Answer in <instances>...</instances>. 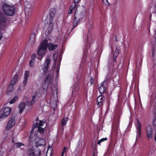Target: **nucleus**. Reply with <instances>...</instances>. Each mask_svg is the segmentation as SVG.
<instances>
[{"mask_svg":"<svg viewBox=\"0 0 156 156\" xmlns=\"http://www.w3.org/2000/svg\"><path fill=\"white\" fill-rule=\"evenodd\" d=\"M104 98L102 96H100L97 98V101L98 105H101L104 101Z\"/></svg>","mask_w":156,"mask_h":156,"instance_id":"21","label":"nucleus"},{"mask_svg":"<svg viewBox=\"0 0 156 156\" xmlns=\"http://www.w3.org/2000/svg\"><path fill=\"white\" fill-rule=\"evenodd\" d=\"M136 140H137L138 138H140L141 136V124L140 121L138 120H136Z\"/></svg>","mask_w":156,"mask_h":156,"instance_id":"7","label":"nucleus"},{"mask_svg":"<svg viewBox=\"0 0 156 156\" xmlns=\"http://www.w3.org/2000/svg\"><path fill=\"white\" fill-rule=\"evenodd\" d=\"M44 124V122L43 121H40L39 123H36L33 126L34 128L32 129V130L34 129V128H36V127H41V126H43Z\"/></svg>","mask_w":156,"mask_h":156,"instance_id":"19","label":"nucleus"},{"mask_svg":"<svg viewBox=\"0 0 156 156\" xmlns=\"http://www.w3.org/2000/svg\"><path fill=\"white\" fill-rule=\"evenodd\" d=\"M80 146V144H78V146Z\"/></svg>","mask_w":156,"mask_h":156,"instance_id":"49","label":"nucleus"},{"mask_svg":"<svg viewBox=\"0 0 156 156\" xmlns=\"http://www.w3.org/2000/svg\"><path fill=\"white\" fill-rule=\"evenodd\" d=\"M67 148L66 147H64L63 149L62 152V154H64V153L66 151Z\"/></svg>","mask_w":156,"mask_h":156,"instance_id":"38","label":"nucleus"},{"mask_svg":"<svg viewBox=\"0 0 156 156\" xmlns=\"http://www.w3.org/2000/svg\"><path fill=\"white\" fill-rule=\"evenodd\" d=\"M51 59L49 58H47L44 64L43 69L46 72L48 70L49 64L51 62Z\"/></svg>","mask_w":156,"mask_h":156,"instance_id":"10","label":"nucleus"},{"mask_svg":"<svg viewBox=\"0 0 156 156\" xmlns=\"http://www.w3.org/2000/svg\"><path fill=\"white\" fill-rule=\"evenodd\" d=\"M35 145L36 147L42 146L46 145V142L43 138H36V139Z\"/></svg>","mask_w":156,"mask_h":156,"instance_id":"9","label":"nucleus"},{"mask_svg":"<svg viewBox=\"0 0 156 156\" xmlns=\"http://www.w3.org/2000/svg\"><path fill=\"white\" fill-rule=\"evenodd\" d=\"M146 136L147 139H151L153 137V129L152 126L151 125H148L146 128Z\"/></svg>","mask_w":156,"mask_h":156,"instance_id":"6","label":"nucleus"},{"mask_svg":"<svg viewBox=\"0 0 156 156\" xmlns=\"http://www.w3.org/2000/svg\"><path fill=\"white\" fill-rule=\"evenodd\" d=\"M58 67L59 66V65H58Z\"/></svg>","mask_w":156,"mask_h":156,"instance_id":"52","label":"nucleus"},{"mask_svg":"<svg viewBox=\"0 0 156 156\" xmlns=\"http://www.w3.org/2000/svg\"><path fill=\"white\" fill-rule=\"evenodd\" d=\"M23 89V88L21 87V86H20L19 87L18 90H21Z\"/></svg>","mask_w":156,"mask_h":156,"instance_id":"46","label":"nucleus"},{"mask_svg":"<svg viewBox=\"0 0 156 156\" xmlns=\"http://www.w3.org/2000/svg\"><path fill=\"white\" fill-rule=\"evenodd\" d=\"M34 156H41V151L40 149L34 151Z\"/></svg>","mask_w":156,"mask_h":156,"instance_id":"30","label":"nucleus"},{"mask_svg":"<svg viewBox=\"0 0 156 156\" xmlns=\"http://www.w3.org/2000/svg\"><path fill=\"white\" fill-rule=\"evenodd\" d=\"M17 119L16 116H13L8 121V122L5 127L6 129L7 130H10L16 122Z\"/></svg>","mask_w":156,"mask_h":156,"instance_id":"5","label":"nucleus"},{"mask_svg":"<svg viewBox=\"0 0 156 156\" xmlns=\"http://www.w3.org/2000/svg\"><path fill=\"white\" fill-rule=\"evenodd\" d=\"M64 154H62L61 156H64Z\"/></svg>","mask_w":156,"mask_h":156,"instance_id":"48","label":"nucleus"},{"mask_svg":"<svg viewBox=\"0 0 156 156\" xmlns=\"http://www.w3.org/2000/svg\"><path fill=\"white\" fill-rule=\"evenodd\" d=\"M52 149L51 147H49L48 148L46 153L47 156H52Z\"/></svg>","mask_w":156,"mask_h":156,"instance_id":"25","label":"nucleus"},{"mask_svg":"<svg viewBox=\"0 0 156 156\" xmlns=\"http://www.w3.org/2000/svg\"><path fill=\"white\" fill-rule=\"evenodd\" d=\"M48 47V40L44 39L40 44L37 51V54L41 56L38 58L39 60H41L45 55Z\"/></svg>","mask_w":156,"mask_h":156,"instance_id":"1","label":"nucleus"},{"mask_svg":"<svg viewBox=\"0 0 156 156\" xmlns=\"http://www.w3.org/2000/svg\"><path fill=\"white\" fill-rule=\"evenodd\" d=\"M15 145L16 147H19L21 146L24 145V144L21 143H17L15 144Z\"/></svg>","mask_w":156,"mask_h":156,"instance_id":"33","label":"nucleus"},{"mask_svg":"<svg viewBox=\"0 0 156 156\" xmlns=\"http://www.w3.org/2000/svg\"><path fill=\"white\" fill-rule=\"evenodd\" d=\"M90 85H92L93 83L94 79L92 78H90Z\"/></svg>","mask_w":156,"mask_h":156,"instance_id":"40","label":"nucleus"},{"mask_svg":"<svg viewBox=\"0 0 156 156\" xmlns=\"http://www.w3.org/2000/svg\"><path fill=\"white\" fill-rule=\"evenodd\" d=\"M5 16L3 13L0 12V24L5 23L6 21Z\"/></svg>","mask_w":156,"mask_h":156,"instance_id":"20","label":"nucleus"},{"mask_svg":"<svg viewBox=\"0 0 156 156\" xmlns=\"http://www.w3.org/2000/svg\"><path fill=\"white\" fill-rule=\"evenodd\" d=\"M36 55L35 54H33L31 55V59L29 62L30 66L31 68L34 67L35 63V60L36 58Z\"/></svg>","mask_w":156,"mask_h":156,"instance_id":"11","label":"nucleus"},{"mask_svg":"<svg viewBox=\"0 0 156 156\" xmlns=\"http://www.w3.org/2000/svg\"><path fill=\"white\" fill-rule=\"evenodd\" d=\"M58 53L57 52L55 53L53 55V60L55 61L57 59L58 57Z\"/></svg>","mask_w":156,"mask_h":156,"instance_id":"35","label":"nucleus"},{"mask_svg":"<svg viewBox=\"0 0 156 156\" xmlns=\"http://www.w3.org/2000/svg\"><path fill=\"white\" fill-rule=\"evenodd\" d=\"M80 0H74V3L76 4H77Z\"/></svg>","mask_w":156,"mask_h":156,"instance_id":"43","label":"nucleus"},{"mask_svg":"<svg viewBox=\"0 0 156 156\" xmlns=\"http://www.w3.org/2000/svg\"><path fill=\"white\" fill-rule=\"evenodd\" d=\"M153 108H154V109L156 108V103H154V106H153Z\"/></svg>","mask_w":156,"mask_h":156,"instance_id":"44","label":"nucleus"},{"mask_svg":"<svg viewBox=\"0 0 156 156\" xmlns=\"http://www.w3.org/2000/svg\"><path fill=\"white\" fill-rule=\"evenodd\" d=\"M105 83V82L104 81L98 89L99 91L101 94H103L106 91V88L104 86Z\"/></svg>","mask_w":156,"mask_h":156,"instance_id":"16","label":"nucleus"},{"mask_svg":"<svg viewBox=\"0 0 156 156\" xmlns=\"http://www.w3.org/2000/svg\"><path fill=\"white\" fill-rule=\"evenodd\" d=\"M3 113L0 116V121H2L7 118L10 114L12 109L10 107H6L2 109Z\"/></svg>","mask_w":156,"mask_h":156,"instance_id":"4","label":"nucleus"},{"mask_svg":"<svg viewBox=\"0 0 156 156\" xmlns=\"http://www.w3.org/2000/svg\"><path fill=\"white\" fill-rule=\"evenodd\" d=\"M37 93H35L34 94V95L33 96L32 98V100L31 101H30V105H32L35 102V98L37 97Z\"/></svg>","mask_w":156,"mask_h":156,"instance_id":"27","label":"nucleus"},{"mask_svg":"<svg viewBox=\"0 0 156 156\" xmlns=\"http://www.w3.org/2000/svg\"><path fill=\"white\" fill-rule=\"evenodd\" d=\"M18 97L17 96H14L11 100L9 101V103L11 104H13L18 99Z\"/></svg>","mask_w":156,"mask_h":156,"instance_id":"28","label":"nucleus"},{"mask_svg":"<svg viewBox=\"0 0 156 156\" xmlns=\"http://www.w3.org/2000/svg\"><path fill=\"white\" fill-rule=\"evenodd\" d=\"M35 35L34 33L31 34L30 37V43L31 44V45H33L34 43L35 40Z\"/></svg>","mask_w":156,"mask_h":156,"instance_id":"22","label":"nucleus"},{"mask_svg":"<svg viewBox=\"0 0 156 156\" xmlns=\"http://www.w3.org/2000/svg\"><path fill=\"white\" fill-rule=\"evenodd\" d=\"M68 120V118L66 117L62 119L61 121V125L62 126H65L66 123V122Z\"/></svg>","mask_w":156,"mask_h":156,"instance_id":"29","label":"nucleus"},{"mask_svg":"<svg viewBox=\"0 0 156 156\" xmlns=\"http://www.w3.org/2000/svg\"><path fill=\"white\" fill-rule=\"evenodd\" d=\"M155 34H156V30H155Z\"/></svg>","mask_w":156,"mask_h":156,"instance_id":"51","label":"nucleus"},{"mask_svg":"<svg viewBox=\"0 0 156 156\" xmlns=\"http://www.w3.org/2000/svg\"><path fill=\"white\" fill-rule=\"evenodd\" d=\"M53 75H48L47 76L43 83L44 88H41L40 89V91L41 93H45L48 87L51 88L54 86L53 83Z\"/></svg>","mask_w":156,"mask_h":156,"instance_id":"2","label":"nucleus"},{"mask_svg":"<svg viewBox=\"0 0 156 156\" xmlns=\"http://www.w3.org/2000/svg\"><path fill=\"white\" fill-rule=\"evenodd\" d=\"M119 50L117 48H116L115 52L113 54V60L114 62H116V58L119 55Z\"/></svg>","mask_w":156,"mask_h":156,"instance_id":"17","label":"nucleus"},{"mask_svg":"<svg viewBox=\"0 0 156 156\" xmlns=\"http://www.w3.org/2000/svg\"><path fill=\"white\" fill-rule=\"evenodd\" d=\"M153 125L156 126V117H155L153 120Z\"/></svg>","mask_w":156,"mask_h":156,"instance_id":"41","label":"nucleus"},{"mask_svg":"<svg viewBox=\"0 0 156 156\" xmlns=\"http://www.w3.org/2000/svg\"><path fill=\"white\" fill-rule=\"evenodd\" d=\"M2 30L0 29V40L2 39Z\"/></svg>","mask_w":156,"mask_h":156,"instance_id":"42","label":"nucleus"},{"mask_svg":"<svg viewBox=\"0 0 156 156\" xmlns=\"http://www.w3.org/2000/svg\"><path fill=\"white\" fill-rule=\"evenodd\" d=\"M73 92H74L73 90V91H72V93H73Z\"/></svg>","mask_w":156,"mask_h":156,"instance_id":"50","label":"nucleus"},{"mask_svg":"<svg viewBox=\"0 0 156 156\" xmlns=\"http://www.w3.org/2000/svg\"><path fill=\"white\" fill-rule=\"evenodd\" d=\"M85 14V12L83 11L81 12H77L76 11L74 13V17L76 19L81 21L84 17Z\"/></svg>","mask_w":156,"mask_h":156,"instance_id":"8","label":"nucleus"},{"mask_svg":"<svg viewBox=\"0 0 156 156\" xmlns=\"http://www.w3.org/2000/svg\"><path fill=\"white\" fill-rule=\"evenodd\" d=\"M29 75V72L28 71H26L24 74V80L23 82V87H24L26 84Z\"/></svg>","mask_w":156,"mask_h":156,"instance_id":"13","label":"nucleus"},{"mask_svg":"<svg viewBox=\"0 0 156 156\" xmlns=\"http://www.w3.org/2000/svg\"><path fill=\"white\" fill-rule=\"evenodd\" d=\"M53 27V24L52 22L49 23V27L46 30V32L48 34H50L51 33L52 29Z\"/></svg>","mask_w":156,"mask_h":156,"instance_id":"23","label":"nucleus"},{"mask_svg":"<svg viewBox=\"0 0 156 156\" xmlns=\"http://www.w3.org/2000/svg\"><path fill=\"white\" fill-rule=\"evenodd\" d=\"M51 106L52 108H53V109H55V108L56 106V102L55 101H53L52 100H51Z\"/></svg>","mask_w":156,"mask_h":156,"instance_id":"31","label":"nucleus"},{"mask_svg":"<svg viewBox=\"0 0 156 156\" xmlns=\"http://www.w3.org/2000/svg\"><path fill=\"white\" fill-rule=\"evenodd\" d=\"M2 9L6 15L12 16L15 14V8L12 5L5 3L2 6Z\"/></svg>","mask_w":156,"mask_h":156,"instance_id":"3","label":"nucleus"},{"mask_svg":"<svg viewBox=\"0 0 156 156\" xmlns=\"http://www.w3.org/2000/svg\"><path fill=\"white\" fill-rule=\"evenodd\" d=\"M154 54V52L153 51V52H152V55H153Z\"/></svg>","mask_w":156,"mask_h":156,"instance_id":"47","label":"nucleus"},{"mask_svg":"<svg viewBox=\"0 0 156 156\" xmlns=\"http://www.w3.org/2000/svg\"><path fill=\"white\" fill-rule=\"evenodd\" d=\"M32 11L31 6L30 5H28L25 6V11L26 14L29 15L30 14Z\"/></svg>","mask_w":156,"mask_h":156,"instance_id":"14","label":"nucleus"},{"mask_svg":"<svg viewBox=\"0 0 156 156\" xmlns=\"http://www.w3.org/2000/svg\"><path fill=\"white\" fill-rule=\"evenodd\" d=\"M25 103L24 102H21L18 105V108L19 113H22L23 112L25 109Z\"/></svg>","mask_w":156,"mask_h":156,"instance_id":"12","label":"nucleus"},{"mask_svg":"<svg viewBox=\"0 0 156 156\" xmlns=\"http://www.w3.org/2000/svg\"><path fill=\"white\" fill-rule=\"evenodd\" d=\"M107 139V138H103L102 139H101L99 140L98 141V144H100V143L103 142V141H105V140H106Z\"/></svg>","mask_w":156,"mask_h":156,"instance_id":"34","label":"nucleus"},{"mask_svg":"<svg viewBox=\"0 0 156 156\" xmlns=\"http://www.w3.org/2000/svg\"><path fill=\"white\" fill-rule=\"evenodd\" d=\"M13 89V86L9 85L7 88V93L8 94H9L12 91Z\"/></svg>","mask_w":156,"mask_h":156,"instance_id":"26","label":"nucleus"},{"mask_svg":"<svg viewBox=\"0 0 156 156\" xmlns=\"http://www.w3.org/2000/svg\"><path fill=\"white\" fill-rule=\"evenodd\" d=\"M73 10H72L69 9V14H71L73 12Z\"/></svg>","mask_w":156,"mask_h":156,"instance_id":"45","label":"nucleus"},{"mask_svg":"<svg viewBox=\"0 0 156 156\" xmlns=\"http://www.w3.org/2000/svg\"><path fill=\"white\" fill-rule=\"evenodd\" d=\"M28 156H34V151L33 148H30L27 152Z\"/></svg>","mask_w":156,"mask_h":156,"instance_id":"24","label":"nucleus"},{"mask_svg":"<svg viewBox=\"0 0 156 156\" xmlns=\"http://www.w3.org/2000/svg\"><path fill=\"white\" fill-rule=\"evenodd\" d=\"M36 128H38V131L41 133H43L44 132V129L41 127H36Z\"/></svg>","mask_w":156,"mask_h":156,"instance_id":"36","label":"nucleus"},{"mask_svg":"<svg viewBox=\"0 0 156 156\" xmlns=\"http://www.w3.org/2000/svg\"><path fill=\"white\" fill-rule=\"evenodd\" d=\"M77 4H76L74 3L73 5H72L69 8V9L73 10L76 7Z\"/></svg>","mask_w":156,"mask_h":156,"instance_id":"37","label":"nucleus"},{"mask_svg":"<svg viewBox=\"0 0 156 156\" xmlns=\"http://www.w3.org/2000/svg\"><path fill=\"white\" fill-rule=\"evenodd\" d=\"M48 49L50 51H52L54 50V49H55L58 46V45L57 44H54L52 43H49L48 41Z\"/></svg>","mask_w":156,"mask_h":156,"instance_id":"15","label":"nucleus"},{"mask_svg":"<svg viewBox=\"0 0 156 156\" xmlns=\"http://www.w3.org/2000/svg\"><path fill=\"white\" fill-rule=\"evenodd\" d=\"M18 78V76L17 75H15L12 79L11 80L10 83V85H12L13 86L16 84V83L17 79Z\"/></svg>","mask_w":156,"mask_h":156,"instance_id":"18","label":"nucleus"},{"mask_svg":"<svg viewBox=\"0 0 156 156\" xmlns=\"http://www.w3.org/2000/svg\"><path fill=\"white\" fill-rule=\"evenodd\" d=\"M80 20L76 19L75 18H74V22L73 23V25L74 27H76L78 23L80 21Z\"/></svg>","mask_w":156,"mask_h":156,"instance_id":"32","label":"nucleus"},{"mask_svg":"<svg viewBox=\"0 0 156 156\" xmlns=\"http://www.w3.org/2000/svg\"><path fill=\"white\" fill-rule=\"evenodd\" d=\"M103 2L107 5H108L110 4L108 2V0H103Z\"/></svg>","mask_w":156,"mask_h":156,"instance_id":"39","label":"nucleus"}]
</instances>
